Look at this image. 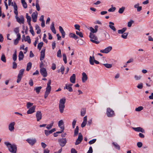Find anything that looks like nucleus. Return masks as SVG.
I'll return each instance as SVG.
<instances>
[{
    "label": "nucleus",
    "instance_id": "nucleus-1",
    "mask_svg": "<svg viewBox=\"0 0 153 153\" xmlns=\"http://www.w3.org/2000/svg\"><path fill=\"white\" fill-rule=\"evenodd\" d=\"M4 143L10 152L12 153H16L17 147L16 145L15 144H11L8 142H5Z\"/></svg>",
    "mask_w": 153,
    "mask_h": 153
},
{
    "label": "nucleus",
    "instance_id": "nucleus-2",
    "mask_svg": "<svg viewBox=\"0 0 153 153\" xmlns=\"http://www.w3.org/2000/svg\"><path fill=\"white\" fill-rule=\"evenodd\" d=\"M66 101V99L65 98H63L61 99L59 102V111L61 113H63L65 108V103Z\"/></svg>",
    "mask_w": 153,
    "mask_h": 153
},
{
    "label": "nucleus",
    "instance_id": "nucleus-3",
    "mask_svg": "<svg viewBox=\"0 0 153 153\" xmlns=\"http://www.w3.org/2000/svg\"><path fill=\"white\" fill-rule=\"evenodd\" d=\"M89 37L91 39V41L93 43H95L96 44H98L99 42L97 40V38L95 35L93 33H90Z\"/></svg>",
    "mask_w": 153,
    "mask_h": 153
},
{
    "label": "nucleus",
    "instance_id": "nucleus-4",
    "mask_svg": "<svg viewBox=\"0 0 153 153\" xmlns=\"http://www.w3.org/2000/svg\"><path fill=\"white\" fill-rule=\"evenodd\" d=\"M12 0H8V5H10L11 4L13 6L14 8V13L16 15L18 14V12L17 11V6L15 3H14L13 4V2H12Z\"/></svg>",
    "mask_w": 153,
    "mask_h": 153
},
{
    "label": "nucleus",
    "instance_id": "nucleus-5",
    "mask_svg": "<svg viewBox=\"0 0 153 153\" xmlns=\"http://www.w3.org/2000/svg\"><path fill=\"white\" fill-rule=\"evenodd\" d=\"M24 71L25 70L24 69H21L19 71L17 76V79L16 81L17 83H19L20 82L24 74Z\"/></svg>",
    "mask_w": 153,
    "mask_h": 153
},
{
    "label": "nucleus",
    "instance_id": "nucleus-6",
    "mask_svg": "<svg viewBox=\"0 0 153 153\" xmlns=\"http://www.w3.org/2000/svg\"><path fill=\"white\" fill-rule=\"evenodd\" d=\"M106 114L109 117H112L114 116V111L110 108H107Z\"/></svg>",
    "mask_w": 153,
    "mask_h": 153
},
{
    "label": "nucleus",
    "instance_id": "nucleus-7",
    "mask_svg": "<svg viewBox=\"0 0 153 153\" xmlns=\"http://www.w3.org/2000/svg\"><path fill=\"white\" fill-rule=\"evenodd\" d=\"M26 141L30 145L33 146L36 143V140L35 138H29L26 139Z\"/></svg>",
    "mask_w": 153,
    "mask_h": 153
},
{
    "label": "nucleus",
    "instance_id": "nucleus-8",
    "mask_svg": "<svg viewBox=\"0 0 153 153\" xmlns=\"http://www.w3.org/2000/svg\"><path fill=\"white\" fill-rule=\"evenodd\" d=\"M58 142L60 146L63 147L67 143L66 139L65 138L59 139L58 140Z\"/></svg>",
    "mask_w": 153,
    "mask_h": 153
},
{
    "label": "nucleus",
    "instance_id": "nucleus-9",
    "mask_svg": "<svg viewBox=\"0 0 153 153\" xmlns=\"http://www.w3.org/2000/svg\"><path fill=\"white\" fill-rule=\"evenodd\" d=\"M15 124V122H12L10 123L8 126V128L10 132H13L15 129L14 126Z\"/></svg>",
    "mask_w": 153,
    "mask_h": 153
},
{
    "label": "nucleus",
    "instance_id": "nucleus-10",
    "mask_svg": "<svg viewBox=\"0 0 153 153\" xmlns=\"http://www.w3.org/2000/svg\"><path fill=\"white\" fill-rule=\"evenodd\" d=\"M112 49V47L111 46H108L105 49L100 50L101 53H107L110 52Z\"/></svg>",
    "mask_w": 153,
    "mask_h": 153
},
{
    "label": "nucleus",
    "instance_id": "nucleus-11",
    "mask_svg": "<svg viewBox=\"0 0 153 153\" xmlns=\"http://www.w3.org/2000/svg\"><path fill=\"white\" fill-rule=\"evenodd\" d=\"M83 139L81 133H79L77 139H76L75 143L76 145L79 144L82 141Z\"/></svg>",
    "mask_w": 153,
    "mask_h": 153
},
{
    "label": "nucleus",
    "instance_id": "nucleus-12",
    "mask_svg": "<svg viewBox=\"0 0 153 153\" xmlns=\"http://www.w3.org/2000/svg\"><path fill=\"white\" fill-rule=\"evenodd\" d=\"M16 21L20 24H24V19L23 16L22 15L20 16L16 17Z\"/></svg>",
    "mask_w": 153,
    "mask_h": 153
},
{
    "label": "nucleus",
    "instance_id": "nucleus-13",
    "mask_svg": "<svg viewBox=\"0 0 153 153\" xmlns=\"http://www.w3.org/2000/svg\"><path fill=\"white\" fill-rule=\"evenodd\" d=\"M51 82V80H49L47 84V87L46 88V90L45 92L48 93L49 94L50 93L51 90V87L50 86Z\"/></svg>",
    "mask_w": 153,
    "mask_h": 153
},
{
    "label": "nucleus",
    "instance_id": "nucleus-14",
    "mask_svg": "<svg viewBox=\"0 0 153 153\" xmlns=\"http://www.w3.org/2000/svg\"><path fill=\"white\" fill-rule=\"evenodd\" d=\"M38 13L37 11H35L33 12L31 15L32 19V21L34 22H36L37 21V18Z\"/></svg>",
    "mask_w": 153,
    "mask_h": 153
},
{
    "label": "nucleus",
    "instance_id": "nucleus-15",
    "mask_svg": "<svg viewBox=\"0 0 153 153\" xmlns=\"http://www.w3.org/2000/svg\"><path fill=\"white\" fill-rule=\"evenodd\" d=\"M36 116L37 121H39L42 118V114L40 111H37L36 113Z\"/></svg>",
    "mask_w": 153,
    "mask_h": 153
},
{
    "label": "nucleus",
    "instance_id": "nucleus-16",
    "mask_svg": "<svg viewBox=\"0 0 153 153\" xmlns=\"http://www.w3.org/2000/svg\"><path fill=\"white\" fill-rule=\"evenodd\" d=\"M40 72L42 75L44 77H45L47 75L46 69L44 68H40Z\"/></svg>",
    "mask_w": 153,
    "mask_h": 153
},
{
    "label": "nucleus",
    "instance_id": "nucleus-17",
    "mask_svg": "<svg viewBox=\"0 0 153 153\" xmlns=\"http://www.w3.org/2000/svg\"><path fill=\"white\" fill-rule=\"evenodd\" d=\"M72 85L73 84H66L65 86L64 87V89H66L69 92H72L73 91V89L71 87Z\"/></svg>",
    "mask_w": 153,
    "mask_h": 153
},
{
    "label": "nucleus",
    "instance_id": "nucleus-18",
    "mask_svg": "<svg viewBox=\"0 0 153 153\" xmlns=\"http://www.w3.org/2000/svg\"><path fill=\"white\" fill-rule=\"evenodd\" d=\"M36 108V106L34 105L29 108V110L27 111V114H32L35 112V109Z\"/></svg>",
    "mask_w": 153,
    "mask_h": 153
},
{
    "label": "nucleus",
    "instance_id": "nucleus-19",
    "mask_svg": "<svg viewBox=\"0 0 153 153\" xmlns=\"http://www.w3.org/2000/svg\"><path fill=\"white\" fill-rule=\"evenodd\" d=\"M132 128L135 131L137 132H141L142 133H144L145 130L141 127H132Z\"/></svg>",
    "mask_w": 153,
    "mask_h": 153
},
{
    "label": "nucleus",
    "instance_id": "nucleus-20",
    "mask_svg": "<svg viewBox=\"0 0 153 153\" xmlns=\"http://www.w3.org/2000/svg\"><path fill=\"white\" fill-rule=\"evenodd\" d=\"M82 81L83 83L85 82L88 79L87 76L85 72H83L82 73Z\"/></svg>",
    "mask_w": 153,
    "mask_h": 153
},
{
    "label": "nucleus",
    "instance_id": "nucleus-21",
    "mask_svg": "<svg viewBox=\"0 0 153 153\" xmlns=\"http://www.w3.org/2000/svg\"><path fill=\"white\" fill-rule=\"evenodd\" d=\"M45 49H42L41 52L40 57V60L41 61H42L44 59L45 57Z\"/></svg>",
    "mask_w": 153,
    "mask_h": 153
},
{
    "label": "nucleus",
    "instance_id": "nucleus-22",
    "mask_svg": "<svg viewBox=\"0 0 153 153\" xmlns=\"http://www.w3.org/2000/svg\"><path fill=\"white\" fill-rule=\"evenodd\" d=\"M70 82L72 83H75L76 80V75L74 74H73L70 77Z\"/></svg>",
    "mask_w": 153,
    "mask_h": 153
},
{
    "label": "nucleus",
    "instance_id": "nucleus-23",
    "mask_svg": "<svg viewBox=\"0 0 153 153\" xmlns=\"http://www.w3.org/2000/svg\"><path fill=\"white\" fill-rule=\"evenodd\" d=\"M63 124V122L62 120L59 121L58 123V126L61 129L64 130L65 128Z\"/></svg>",
    "mask_w": 153,
    "mask_h": 153
},
{
    "label": "nucleus",
    "instance_id": "nucleus-24",
    "mask_svg": "<svg viewBox=\"0 0 153 153\" xmlns=\"http://www.w3.org/2000/svg\"><path fill=\"white\" fill-rule=\"evenodd\" d=\"M109 27L114 31H116V29L114 26L113 25H114V23L112 22H109Z\"/></svg>",
    "mask_w": 153,
    "mask_h": 153
},
{
    "label": "nucleus",
    "instance_id": "nucleus-25",
    "mask_svg": "<svg viewBox=\"0 0 153 153\" xmlns=\"http://www.w3.org/2000/svg\"><path fill=\"white\" fill-rule=\"evenodd\" d=\"M134 8L137 9V12L140 11L142 9V7L141 6H139V4L138 3L135 4L134 6Z\"/></svg>",
    "mask_w": 153,
    "mask_h": 153
},
{
    "label": "nucleus",
    "instance_id": "nucleus-26",
    "mask_svg": "<svg viewBox=\"0 0 153 153\" xmlns=\"http://www.w3.org/2000/svg\"><path fill=\"white\" fill-rule=\"evenodd\" d=\"M59 31L62 34V37L63 38H64L65 35V32L63 28L61 26H60L59 27Z\"/></svg>",
    "mask_w": 153,
    "mask_h": 153
},
{
    "label": "nucleus",
    "instance_id": "nucleus-27",
    "mask_svg": "<svg viewBox=\"0 0 153 153\" xmlns=\"http://www.w3.org/2000/svg\"><path fill=\"white\" fill-rule=\"evenodd\" d=\"M19 61H21L22 60L24 57V55L23 54V52L21 51L19 53Z\"/></svg>",
    "mask_w": 153,
    "mask_h": 153
},
{
    "label": "nucleus",
    "instance_id": "nucleus-28",
    "mask_svg": "<svg viewBox=\"0 0 153 153\" xmlns=\"http://www.w3.org/2000/svg\"><path fill=\"white\" fill-rule=\"evenodd\" d=\"M26 18L27 19V21L29 25H31L30 22L31 20L30 16L28 15V13H26Z\"/></svg>",
    "mask_w": 153,
    "mask_h": 153
},
{
    "label": "nucleus",
    "instance_id": "nucleus-29",
    "mask_svg": "<svg viewBox=\"0 0 153 153\" xmlns=\"http://www.w3.org/2000/svg\"><path fill=\"white\" fill-rule=\"evenodd\" d=\"M95 60V59H94V56H90L89 61L90 64L91 65H94Z\"/></svg>",
    "mask_w": 153,
    "mask_h": 153
},
{
    "label": "nucleus",
    "instance_id": "nucleus-30",
    "mask_svg": "<svg viewBox=\"0 0 153 153\" xmlns=\"http://www.w3.org/2000/svg\"><path fill=\"white\" fill-rule=\"evenodd\" d=\"M54 22H53L52 23L51 26L50 27V28L52 32L54 34H56V32L54 26Z\"/></svg>",
    "mask_w": 153,
    "mask_h": 153
},
{
    "label": "nucleus",
    "instance_id": "nucleus-31",
    "mask_svg": "<svg viewBox=\"0 0 153 153\" xmlns=\"http://www.w3.org/2000/svg\"><path fill=\"white\" fill-rule=\"evenodd\" d=\"M127 30V28L126 27H124L122 29L119 30H118V33L119 34H123L124 32L126 31Z\"/></svg>",
    "mask_w": 153,
    "mask_h": 153
},
{
    "label": "nucleus",
    "instance_id": "nucleus-32",
    "mask_svg": "<svg viewBox=\"0 0 153 153\" xmlns=\"http://www.w3.org/2000/svg\"><path fill=\"white\" fill-rule=\"evenodd\" d=\"M35 5L36 10L38 11H39L40 10V7L39 4V0H36Z\"/></svg>",
    "mask_w": 153,
    "mask_h": 153
},
{
    "label": "nucleus",
    "instance_id": "nucleus-33",
    "mask_svg": "<svg viewBox=\"0 0 153 153\" xmlns=\"http://www.w3.org/2000/svg\"><path fill=\"white\" fill-rule=\"evenodd\" d=\"M32 63L31 62H28L26 70L27 71H29L31 69L32 67Z\"/></svg>",
    "mask_w": 153,
    "mask_h": 153
},
{
    "label": "nucleus",
    "instance_id": "nucleus-34",
    "mask_svg": "<svg viewBox=\"0 0 153 153\" xmlns=\"http://www.w3.org/2000/svg\"><path fill=\"white\" fill-rule=\"evenodd\" d=\"M36 30H37L36 33L37 34H39L41 32V29L39 27L38 25H36L35 26Z\"/></svg>",
    "mask_w": 153,
    "mask_h": 153
},
{
    "label": "nucleus",
    "instance_id": "nucleus-35",
    "mask_svg": "<svg viewBox=\"0 0 153 153\" xmlns=\"http://www.w3.org/2000/svg\"><path fill=\"white\" fill-rule=\"evenodd\" d=\"M69 36L70 37L73 38L75 39H76L78 38V36L73 33H70L69 34Z\"/></svg>",
    "mask_w": 153,
    "mask_h": 153
},
{
    "label": "nucleus",
    "instance_id": "nucleus-36",
    "mask_svg": "<svg viewBox=\"0 0 153 153\" xmlns=\"http://www.w3.org/2000/svg\"><path fill=\"white\" fill-rule=\"evenodd\" d=\"M42 88V87L41 86L36 87L34 88V90L36 91V93L38 94L39 93Z\"/></svg>",
    "mask_w": 153,
    "mask_h": 153
},
{
    "label": "nucleus",
    "instance_id": "nucleus-37",
    "mask_svg": "<svg viewBox=\"0 0 153 153\" xmlns=\"http://www.w3.org/2000/svg\"><path fill=\"white\" fill-rule=\"evenodd\" d=\"M21 2L23 7L25 8H26L27 7V5L25 0L21 1Z\"/></svg>",
    "mask_w": 153,
    "mask_h": 153
},
{
    "label": "nucleus",
    "instance_id": "nucleus-38",
    "mask_svg": "<svg viewBox=\"0 0 153 153\" xmlns=\"http://www.w3.org/2000/svg\"><path fill=\"white\" fill-rule=\"evenodd\" d=\"M86 113V109L85 108L82 109L81 111V115L83 116L85 115Z\"/></svg>",
    "mask_w": 153,
    "mask_h": 153
},
{
    "label": "nucleus",
    "instance_id": "nucleus-39",
    "mask_svg": "<svg viewBox=\"0 0 153 153\" xmlns=\"http://www.w3.org/2000/svg\"><path fill=\"white\" fill-rule=\"evenodd\" d=\"M128 35V33H125L123 34L121 36V37L124 39H126L127 38V36Z\"/></svg>",
    "mask_w": 153,
    "mask_h": 153
},
{
    "label": "nucleus",
    "instance_id": "nucleus-40",
    "mask_svg": "<svg viewBox=\"0 0 153 153\" xmlns=\"http://www.w3.org/2000/svg\"><path fill=\"white\" fill-rule=\"evenodd\" d=\"M30 27V32L31 33L33 36H34L35 35L34 31L33 30V27L31 26V25H29Z\"/></svg>",
    "mask_w": 153,
    "mask_h": 153
},
{
    "label": "nucleus",
    "instance_id": "nucleus-41",
    "mask_svg": "<svg viewBox=\"0 0 153 153\" xmlns=\"http://www.w3.org/2000/svg\"><path fill=\"white\" fill-rule=\"evenodd\" d=\"M112 144L118 150H120V146L117 143L114 142H113L112 143Z\"/></svg>",
    "mask_w": 153,
    "mask_h": 153
},
{
    "label": "nucleus",
    "instance_id": "nucleus-42",
    "mask_svg": "<svg viewBox=\"0 0 153 153\" xmlns=\"http://www.w3.org/2000/svg\"><path fill=\"white\" fill-rule=\"evenodd\" d=\"M125 8L124 7H122L121 8L119 9L118 10L119 13L120 14L122 13L123 12Z\"/></svg>",
    "mask_w": 153,
    "mask_h": 153
},
{
    "label": "nucleus",
    "instance_id": "nucleus-43",
    "mask_svg": "<svg viewBox=\"0 0 153 153\" xmlns=\"http://www.w3.org/2000/svg\"><path fill=\"white\" fill-rule=\"evenodd\" d=\"M25 42H27L29 44L31 43V40L29 36H27L26 38L24 40Z\"/></svg>",
    "mask_w": 153,
    "mask_h": 153
},
{
    "label": "nucleus",
    "instance_id": "nucleus-44",
    "mask_svg": "<svg viewBox=\"0 0 153 153\" xmlns=\"http://www.w3.org/2000/svg\"><path fill=\"white\" fill-rule=\"evenodd\" d=\"M43 45V43L42 42L39 43L37 45L38 48L39 50H40L41 49Z\"/></svg>",
    "mask_w": 153,
    "mask_h": 153
},
{
    "label": "nucleus",
    "instance_id": "nucleus-45",
    "mask_svg": "<svg viewBox=\"0 0 153 153\" xmlns=\"http://www.w3.org/2000/svg\"><path fill=\"white\" fill-rule=\"evenodd\" d=\"M13 59L14 62L17 59L16 51L14 53L13 56Z\"/></svg>",
    "mask_w": 153,
    "mask_h": 153
},
{
    "label": "nucleus",
    "instance_id": "nucleus-46",
    "mask_svg": "<svg viewBox=\"0 0 153 153\" xmlns=\"http://www.w3.org/2000/svg\"><path fill=\"white\" fill-rule=\"evenodd\" d=\"M1 60L4 62H6V57L5 55L4 54H2L1 55Z\"/></svg>",
    "mask_w": 153,
    "mask_h": 153
},
{
    "label": "nucleus",
    "instance_id": "nucleus-47",
    "mask_svg": "<svg viewBox=\"0 0 153 153\" xmlns=\"http://www.w3.org/2000/svg\"><path fill=\"white\" fill-rule=\"evenodd\" d=\"M103 65L106 68H111L112 66V64H109L108 63L103 64Z\"/></svg>",
    "mask_w": 153,
    "mask_h": 153
},
{
    "label": "nucleus",
    "instance_id": "nucleus-48",
    "mask_svg": "<svg viewBox=\"0 0 153 153\" xmlns=\"http://www.w3.org/2000/svg\"><path fill=\"white\" fill-rule=\"evenodd\" d=\"M79 127L78 126H76L74 131V135L75 136L77 135L78 133Z\"/></svg>",
    "mask_w": 153,
    "mask_h": 153
},
{
    "label": "nucleus",
    "instance_id": "nucleus-49",
    "mask_svg": "<svg viewBox=\"0 0 153 153\" xmlns=\"http://www.w3.org/2000/svg\"><path fill=\"white\" fill-rule=\"evenodd\" d=\"M76 33L77 35H79L80 37H83V35L82 32L77 31H76Z\"/></svg>",
    "mask_w": 153,
    "mask_h": 153
},
{
    "label": "nucleus",
    "instance_id": "nucleus-50",
    "mask_svg": "<svg viewBox=\"0 0 153 153\" xmlns=\"http://www.w3.org/2000/svg\"><path fill=\"white\" fill-rule=\"evenodd\" d=\"M143 107L142 106H140L135 108V110L136 111H140L143 109Z\"/></svg>",
    "mask_w": 153,
    "mask_h": 153
},
{
    "label": "nucleus",
    "instance_id": "nucleus-51",
    "mask_svg": "<svg viewBox=\"0 0 153 153\" xmlns=\"http://www.w3.org/2000/svg\"><path fill=\"white\" fill-rule=\"evenodd\" d=\"M45 134L47 136H48L49 134L52 133L51 131L50 130L48 131L47 130H45Z\"/></svg>",
    "mask_w": 153,
    "mask_h": 153
},
{
    "label": "nucleus",
    "instance_id": "nucleus-52",
    "mask_svg": "<svg viewBox=\"0 0 153 153\" xmlns=\"http://www.w3.org/2000/svg\"><path fill=\"white\" fill-rule=\"evenodd\" d=\"M89 30L91 31L90 33H96L97 31H96L92 27H90L89 28Z\"/></svg>",
    "mask_w": 153,
    "mask_h": 153
},
{
    "label": "nucleus",
    "instance_id": "nucleus-53",
    "mask_svg": "<svg viewBox=\"0 0 153 153\" xmlns=\"http://www.w3.org/2000/svg\"><path fill=\"white\" fill-rule=\"evenodd\" d=\"M53 122H52L50 124L48 125L46 127V128L48 129H50L53 126Z\"/></svg>",
    "mask_w": 153,
    "mask_h": 153
},
{
    "label": "nucleus",
    "instance_id": "nucleus-54",
    "mask_svg": "<svg viewBox=\"0 0 153 153\" xmlns=\"http://www.w3.org/2000/svg\"><path fill=\"white\" fill-rule=\"evenodd\" d=\"M33 103L29 102H27V108H30L31 107L33 106Z\"/></svg>",
    "mask_w": 153,
    "mask_h": 153
},
{
    "label": "nucleus",
    "instance_id": "nucleus-55",
    "mask_svg": "<svg viewBox=\"0 0 153 153\" xmlns=\"http://www.w3.org/2000/svg\"><path fill=\"white\" fill-rule=\"evenodd\" d=\"M57 56L58 57L61 58L62 57L61 50L60 49H59L57 51Z\"/></svg>",
    "mask_w": 153,
    "mask_h": 153
},
{
    "label": "nucleus",
    "instance_id": "nucleus-56",
    "mask_svg": "<svg viewBox=\"0 0 153 153\" xmlns=\"http://www.w3.org/2000/svg\"><path fill=\"white\" fill-rule=\"evenodd\" d=\"M62 56L63 57V60L64 62V63L65 64H66L67 62L66 55L64 53L63 54Z\"/></svg>",
    "mask_w": 153,
    "mask_h": 153
},
{
    "label": "nucleus",
    "instance_id": "nucleus-57",
    "mask_svg": "<svg viewBox=\"0 0 153 153\" xmlns=\"http://www.w3.org/2000/svg\"><path fill=\"white\" fill-rule=\"evenodd\" d=\"M116 10V8L115 7H111L109 8L108 11L109 12H114Z\"/></svg>",
    "mask_w": 153,
    "mask_h": 153
},
{
    "label": "nucleus",
    "instance_id": "nucleus-58",
    "mask_svg": "<svg viewBox=\"0 0 153 153\" xmlns=\"http://www.w3.org/2000/svg\"><path fill=\"white\" fill-rule=\"evenodd\" d=\"M134 78L136 80H140L141 79V76L140 75L137 76V75H135L134 76Z\"/></svg>",
    "mask_w": 153,
    "mask_h": 153
},
{
    "label": "nucleus",
    "instance_id": "nucleus-59",
    "mask_svg": "<svg viewBox=\"0 0 153 153\" xmlns=\"http://www.w3.org/2000/svg\"><path fill=\"white\" fill-rule=\"evenodd\" d=\"M65 70V67L63 65H62L61 66L60 68V72H61V73L62 74H64V71Z\"/></svg>",
    "mask_w": 153,
    "mask_h": 153
},
{
    "label": "nucleus",
    "instance_id": "nucleus-60",
    "mask_svg": "<svg viewBox=\"0 0 153 153\" xmlns=\"http://www.w3.org/2000/svg\"><path fill=\"white\" fill-rule=\"evenodd\" d=\"M137 88L140 89H142L143 87V84L142 83H140L137 85Z\"/></svg>",
    "mask_w": 153,
    "mask_h": 153
},
{
    "label": "nucleus",
    "instance_id": "nucleus-61",
    "mask_svg": "<svg viewBox=\"0 0 153 153\" xmlns=\"http://www.w3.org/2000/svg\"><path fill=\"white\" fill-rule=\"evenodd\" d=\"M96 141V139H93L90 141L88 142V143L89 144H93L94 143H95V142Z\"/></svg>",
    "mask_w": 153,
    "mask_h": 153
},
{
    "label": "nucleus",
    "instance_id": "nucleus-62",
    "mask_svg": "<svg viewBox=\"0 0 153 153\" xmlns=\"http://www.w3.org/2000/svg\"><path fill=\"white\" fill-rule=\"evenodd\" d=\"M17 67V64L15 62H13V63L12 68L13 69H15Z\"/></svg>",
    "mask_w": 153,
    "mask_h": 153
},
{
    "label": "nucleus",
    "instance_id": "nucleus-63",
    "mask_svg": "<svg viewBox=\"0 0 153 153\" xmlns=\"http://www.w3.org/2000/svg\"><path fill=\"white\" fill-rule=\"evenodd\" d=\"M46 35L45 34H44L43 35V41L45 43H47L48 40L46 39Z\"/></svg>",
    "mask_w": 153,
    "mask_h": 153
},
{
    "label": "nucleus",
    "instance_id": "nucleus-64",
    "mask_svg": "<svg viewBox=\"0 0 153 153\" xmlns=\"http://www.w3.org/2000/svg\"><path fill=\"white\" fill-rule=\"evenodd\" d=\"M74 27L77 30L80 31V26L78 24H76L74 25Z\"/></svg>",
    "mask_w": 153,
    "mask_h": 153
}]
</instances>
